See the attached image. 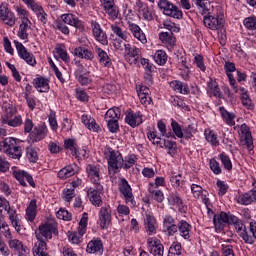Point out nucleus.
<instances>
[{
  "label": "nucleus",
  "instance_id": "nucleus-60",
  "mask_svg": "<svg viewBox=\"0 0 256 256\" xmlns=\"http://www.w3.org/2000/svg\"><path fill=\"white\" fill-rule=\"evenodd\" d=\"M210 169L214 175H221V165L215 158L210 159Z\"/></svg>",
  "mask_w": 256,
  "mask_h": 256
},
{
  "label": "nucleus",
  "instance_id": "nucleus-21",
  "mask_svg": "<svg viewBox=\"0 0 256 256\" xmlns=\"http://www.w3.org/2000/svg\"><path fill=\"white\" fill-rule=\"evenodd\" d=\"M14 177L15 179H17V181H19L22 187H27V182L31 187H35V181H33V176H31L29 173L25 171L15 172Z\"/></svg>",
  "mask_w": 256,
  "mask_h": 256
},
{
  "label": "nucleus",
  "instance_id": "nucleus-37",
  "mask_svg": "<svg viewBox=\"0 0 256 256\" xmlns=\"http://www.w3.org/2000/svg\"><path fill=\"white\" fill-rule=\"evenodd\" d=\"M121 109L119 107L110 108L105 114V121H119Z\"/></svg>",
  "mask_w": 256,
  "mask_h": 256
},
{
  "label": "nucleus",
  "instance_id": "nucleus-20",
  "mask_svg": "<svg viewBox=\"0 0 256 256\" xmlns=\"http://www.w3.org/2000/svg\"><path fill=\"white\" fill-rule=\"evenodd\" d=\"M151 91L149 90V87L140 85L139 88H137V95L140 99V103L142 105H151Z\"/></svg>",
  "mask_w": 256,
  "mask_h": 256
},
{
  "label": "nucleus",
  "instance_id": "nucleus-6",
  "mask_svg": "<svg viewBox=\"0 0 256 256\" xmlns=\"http://www.w3.org/2000/svg\"><path fill=\"white\" fill-rule=\"evenodd\" d=\"M231 215L226 212H220L213 217V224L216 231H223L227 225H231Z\"/></svg>",
  "mask_w": 256,
  "mask_h": 256
},
{
  "label": "nucleus",
  "instance_id": "nucleus-47",
  "mask_svg": "<svg viewBox=\"0 0 256 256\" xmlns=\"http://www.w3.org/2000/svg\"><path fill=\"white\" fill-rule=\"evenodd\" d=\"M4 125H9V127H20V125H23V118L21 115L15 116L13 119L3 120Z\"/></svg>",
  "mask_w": 256,
  "mask_h": 256
},
{
  "label": "nucleus",
  "instance_id": "nucleus-45",
  "mask_svg": "<svg viewBox=\"0 0 256 256\" xmlns=\"http://www.w3.org/2000/svg\"><path fill=\"white\" fill-rule=\"evenodd\" d=\"M240 131L246 139V143L248 144V149H251L253 141L251 140V131H249V126H247V124H242L240 126Z\"/></svg>",
  "mask_w": 256,
  "mask_h": 256
},
{
  "label": "nucleus",
  "instance_id": "nucleus-19",
  "mask_svg": "<svg viewBox=\"0 0 256 256\" xmlns=\"http://www.w3.org/2000/svg\"><path fill=\"white\" fill-rule=\"evenodd\" d=\"M224 68L226 70V75L229 79V83L232 89H234L235 93H237V80L235 79V76H233V73L237 71V68L235 67V63L226 62L224 65Z\"/></svg>",
  "mask_w": 256,
  "mask_h": 256
},
{
  "label": "nucleus",
  "instance_id": "nucleus-11",
  "mask_svg": "<svg viewBox=\"0 0 256 256\" xmlns=\"http://www.w3.org/2000/svg\"><path fill=\"white\" fill-rule=\"evenodd\" d=\"M203 23L205 27L208 29H212L213 31L223 29V18H219V16H205L203 19Z\"/></svg>",
  "mask_w": 256,
  "mask_h": 256
},
{
  "label": "nucleus",
  "instance_id": "nucleus-63",
  "mask_svg": "<svg viewBox=\"0 0 256 256\" xmlns=\"http://www.w3.org/2000/svg\"><path fill=\"white\" fill-rule=\"evenodd\" d=\"M244 26L246 27V29L253 31V29H256V18L255 17L246 18L244 20Z\"/></svg>",
  "mask_w": 256,
  "mask_h": 256
},
{
  "label": "nucleus",
  "instance_id": "nucleus-4",
  "mask_svg": "<svg viewBox=\"0 0 256 256\" xmlns=\"http://www.w3.org/2000/svg\"><path fill=\"white\" fill-rule=\"evenodd\" d=\"M14 45L20 59H23L28 65H31V67H35V65H37V60H35V56L27 51V48H25L23 43L14 40Z\"/></svg>",
  "mask_w": 256,
  "mask_h": 256
},
{
  "label": "nucleus",
  "instance_id": "nucleus-14",
  "mask_svg": "<svg viewBox=\"0 0 256 256\" xmlns=\"http://www.w3.org/2000/svg\"><path fill=\"white\" fill-rule=\"evenodd\" d=\"M104 11L109 15L112 21H115L119 17V9L115 6L114 0H102Z\"/></svg>",
  "mask_w": 256,
  "mask_h": 256
},
{
  "label": "nucleus",
  "instance_id": "nucleus-2",
  "mask_svg": "<svg viewBox=\"0 0 256 256\" xmlns=\"http://www.w3.org/2000/svg\"><path fill=\"white\" fill-rule=\"evenodd\" d=\"M104 153L108 159L109 171L112 170L114 173H119V169L123 167V156H121V153L115 152L111 148H106Z\"/></svg>",
  "mask_w": 256,
  "mask_h": 256
},
{
  "label": "nucleus",
  "instance_id": "nucleus-56",
  "mask_svg": "<svg viewBox=\"0 0 256 256\" xmlns=\"http://www.w3.org/2000/svg\"><path fill=\"white\" fill-rule=\"evenodd\" d=\"M148 139L152 141L153 145L163 147V139L157 135V132H149Z\"/></svg>",
  "mask_w": 256,
  "mask_h": 256
},
{
  "label": "nucleus",
  "instance_id": "nucleus-10",
  "mask_svg": "<svg viewBox=\"0 0 256 256\" xmlns=\"http://www.w3.org/2000/svg\"><path fill=\"white\" fill-rule=\"evenodd\" d=\"M119 191L124 196L126 203H131V205H134L135 201L133 200V192L129 182H127L125 178L121 179V183L119 184Z\"/></svg>",
  "mask_w": 256,
  "mask_h": 256
},
{
  "label": "nucleus",
  "instance_id": "nucleus-24",
  "mask_svg": "<svg viewBox=\"0 0 256 256\" xmlns=\"http://www.w3.org/2000/svg\"><path fill=\"white\" fill-rule=\"evenodd\" d=\"M169 202L171 203V205H176L180 213H187V205H185V203L183 202V198H181L179 193H172L169 197Z\"/></svg>",
  "mask_w": 256,
  "mask_h": 256
},
{
  "label": "nucleus",
  "instance_id": "nucleus-5",
  "mask_svg": "<svg viewBox=\"0 0 256 256\" xmlns=\"http://www.w3.org/2000/svg\"><path fill=\"white\" fill-rule=\"evenodd\" d=\"M124 56L127 63L130 65H137L139 59H141V49L131 44H127L125 45Z\"/></svg>",
  "mask_w": 256,
  "mask_h": 256
},
{
  "label": "nucleus",
  "instance_id": "nucleus-29",
  "mask_svg": "<svg viewBox=\"0 0 256 256\" xmlns=\"http://www.w3.org/2000/svg\"><path fill=\"white\" fill-rule=\"evenodd\" d=\"M125 122L130 125V127H138L143 123V118L139 113L128 112L125 118Z\"/></svg>",
  "mask_w": 256,
  "mask_h": 256
},
{
  "label": "nucleus",
  "instance_id": "nucleus-9",
  "mask_svg": "<svg viewBox=\"0 0 256 256\" xmlns=\"http://www.w3.org/2000/svg\"><path fill=\"white\" fill-rule=\"evenodd\" d=\"M191 193H192L194 199H201V201H202V203H204V205L209 204V192H207V190L203 189V187H201L197 184H192L191 185Z\"/></svg>",
  "mask_w": 256,
  "mask_h": 256
},
{
  "label": "nucleus",
  "instance_id": "nucleus-38",
  "mask_svg": "<svg viewBox=\"0 0 256 256\" xmlns=\"http://www.w3.org/2000/svg\"><path fill=\"white\" fill-rule=\"evenodd\" d=\"M219 111L221 113L222 118L227 123V125H229L230 127H233V125H235V114L226 111L225 107L223 106L219 108Z\"/></svg>",
  "mask_w": 256,
  "mask_h": 256
},
{
  "label": "nucleus",
  "instance_id": "nucleus-34",
  "mask_svg": "<svg viewBox=\"0 0 256 256\" xmlns=\"http://www.w3.org/2000/svg\"><path fill=\"white\" fill-rule=\"evenodd\" d=\"M74 55H76V57H79L80 59H87L88 61H91V59H93L94 57L92 51L83 47L75 48Z\"/></svg>",
  "mask_w": 256,
  "mask_h": 256
},
{
  "label": "nucleus",
  "instance_id": "nucleus-61",
  "mask_svg": "<svg viewBox=\"0 0 256 256\" xmlns=\"http://www.w3.org/2000/svg\"><path fill=\"white\" fill-rule=\"evenodd\" d=\"M181 243L179 242H173L169 248L168 253L172 254V255H181Z\"/></svg>",
  "mask_w": 256,
  "mask_h": 256
},
{
  "label": "nucleus",
  "instance_id": "nucleus-53",
  "mask_svg": "<svg viewBox=\"0 0 256 256\" xmlns=\"http://www.w3.org/2000/svg\"><path fill=\"white\" fill-rule=\"evenodd\" d=\"M111 30L113 31L114 35H117V37H119V39H122L123 41L127 40V32L123 31L121 27L117 25H112Z\"/></svg>",
  "mask_w": 256,
  "mask_h": 256
},
{
  "label": "nucleus",
  "instance_id": "nucleus-50",
  "mask_svg": "<svg viewBox=\"0 0 256 256\" xmlns=\"http://www.w3.org/2000/svg\"><path fill=\"white\" fill-rule=\"evenodd\" d=\"M195 5L199 11H202L201 15H205L209 12V8H207L209 0H196Z\"/></svg>",
  "mask_w": 256,
  "mask_h": 256
},
{
  "label": "nucleus",
  "instance_id": "nucleus-33",
  "mask_svg": "<svg viewBox=\"0 0 256 256\" xmlns=\"http://www.w3.org/2000/svg\"><path fill=\"white\" fill-rule=\"evenodd\" d=\"M14 145H17V141L15 138L9 137L0 142V149L3 153L8 155V153H11V149Z\"/></svg>",
  "mask_w": 256,
  "mask_h": 256
},
{
  "label": "nucleus",
  "instance_id": "nucleus-8",
  "mask_svg": "<svg viewBox=\"0 0 256 256\" xmlns=\"http://www.w3.org/2000/svg\"><path fill=\"white\" fill-rule=\"evenodd\" d=\"M148 251L154 256H163L165 247L157 238H148L147 240Z\"/></svg>",
  "mask_w": 256,
  "mask_h": 256
},
{
  "label": "nucleus",
  "instance_id": "nucleus-27",
  "mask_svg": "<svg viewBox=\"0 0 256 256\" xmlns=\"http://www.w3.org/2000/svg\"><path fill=\"white\" fill-rule=\"evenodd\" d=\"M61 18L63 21L62 23L71 25L76 29H83V22L79 20V18H76L73 14H63Z\"/></svg>",
  "mask_w": 256,
  "mask_h": 256
},
{
  "label": "nucleus",
  "instance_id": "nucleus-52",
  "mask_svg": "<svg viewBox=\"0 0 256 256\" xmlns=\"http://www.w3.org/2000/svg\"><path fill=\"white\" fill-rule=\"evenodd\" d=\"M93 37L98 43H101V45H109V40L105 31L102 30L101 32L96 33Z\"/></svg>",
  "mask_w": 256,
  "mask_h": 256
},
{
  "label": "nucleus",
  "instance_id": "nucleus-40",
  "mask_svg": "<svg viewBox=\"0 0 256 256\" xmlns=\"http://www.w3.org/2000/svg\"><path fill=\"white\" fill-rule=\"evenodd\" d=\"M73 175H75V168L72 165H68L58 172V177L61 179H69Z\"/></svg>",
  "mask_w": 256,
  "mask_h": 256
},
{
  "label": "nucleus",
  "instance_id": "nucleus-30",
  "mask_svg": "<svg viewBox=\"0 0 256 256\" xmlns=\"http://www.w3.org/2000/svg\"><path fill=\"white\" fill-rule=\"evenodd\" d=\"M34 87L39 93H47L49 91V80L43 77H38L33 80Z\"/></svg>",
  "mask_w": 256,
  "mask_h": 256
},
{
  "label": "nucleus",
  "instance_id": "nucleus-54",
  "mask_svg": "<svg viewBox=\"0 0 256 256\" xmlns=\"http://www.w3.org/2000/svg\"><path fill=\"white\" fill-rule=\"evenodd\" d=\"M2 19L6 25H9V27H13L15 25V22L17 21V18H15V14L13 12H8L5 14V17L0 18Z\"/></svg>",
  "mask_w": 256,
  "mask_h": 256
},
{
  "label": "nucleus",
  "instance_id": "nucleus-51",
  "mask_svg": "<svg viewBox=\"0 0 256 256\" xmlns=\"http://www.w3.org/2000/svg\"><path fill=\"white\" fill-rule=\"evenodd\" d=\"M220 161L224 169H226L227 171H231V169H233V163H231V158H229L227 154H220Z\"/></svg>",
  "mask_w": 256,
  "mask_h": 256
},
{
  "label": "nucleus",
  "instance_id": "nucleus-25",
  "mask_svg": "<svg viewBox=\"0 0 256 256\" xmlns=\"http://www.w3.org/2000/svg\"><path fill=\"white\" fill-rule=\"evenodd\" d=\"M100 227L102 229H107L109 223H111V210L109 207H103L99 213Z\"/></svg>",
  "mask_w": 256,
  "mask_h": 256
},
{
  "label": "nucleus",
  "instance_id": "nucleus-58",
  "mask_svg": "<svg viewBox=\"0 0 256 256\" xmlns=\"http://www.w3.org/2000/svg\"><path fill=\"white\" fill-rule=\"evenodd\" d=\"M9 157H12V159H21L22 150L21 147L14 145L10 152H8Z\"/></svg>",
  "mask_w": 256,
  "mask_h": 256
},
{
  "label": "nucleus",
  "instance_id": "nucleus-62",
  "mask_svg": "<svg viewBox=\"0 0 256 256\" xmlns=\"http://www.w3.org/2000/svg\"><path fill=\"white\" fill-rule=\"evenodd\" d=\"M56 215L58 219H62L63 221H71L72 219L71 213L63 208H61Z\"/></svg>",
  "mask_w": 256,
  "mask_h": 256
},
{
  "label": "nucleus",
  "instance_id": "nucleus-55",
  "mask_svg": "<svg viewBox=\"0 0 256 256\" xmlns=\"http://www.w3.org/2000/svg\"><path fill=\"white\" fill-rule=\"evenodd\" d=\"M149 193H151L154 201H157V203H163V199H165V196L163 195V191L153 190L149 188Z\"/></svg>",
  "mask_w": 256,
  "mask_h": 256
},
{
  "label": "nucleus",
  "instance_id": "nucleus-7",
  "mask_svg": "<svg viewBox=\"0 0 256 256\" xmlns=\"http://www.w3.org/2000/svg\"><path fill=\"white\" fill-rule=\"evenodd\" d=\"M101 193H103V186L101 184L95 185L94 188H90L87 191L89 200L95 207H101V205H103Z\"/></svg>",
  "mask_w": 256,
  "mask_h": 256
},
{
  "label": "nucleus",
  "instance_id": "nucleus-43",
  "mask_svg": "<svg viewBox=\"0 0 256 256\" xmlns=\"http://www.w3.org/2000/svg\"><path fill=\"white\" fill-rule=\"evenodd\" d=\"M89 221V216L86 212L83 213L82 218L79 222L78 233L83 237L84 233L87 232V222Z\"/></svg>",
  "mask_w": 256,
  "mask_h": 256
},
{
  "label": "nucleus",
  "instance_id": "nucleus-28",
  "mask_svg": "<svg viewBox=\"0 0 256 256\" xmlns=\"http://www.w3.org/2000/svg\"><path fill=\"white\" fill-rule=\"evenodd\" d=\"M144 225L148 235H155L157 233V220L154 216L147 214Z\"/></svg>",
  "mask_w": 256,
  "mask_h": 256
},
{
  "label": "nucleus",
  "instance_id": "nucleus-36",
  "mask_svg": "<svg viewBox=\"0 0 256 256\" xmlns=\"http://www.w3.org/2000/svg\"><path fill=\"white\" fill-rule=\"evenodd\" d=\"M26 215L28 221H35V217H37V200L33 199L30 201L26 209Z\"/></svg>",
  "mask_w": 256,
  "mask_h": 256
},
{
  "label": "nucleus",
  "instance_id": "nucleus-22",
  "mask_svg": "<svg viewBox=\"0 0 256 256\" xmlns=\"http://www.w3.org/2000/svg\"><path fill=\"white\" fill-rule=\"evenodd\" d=\"M81 121L89 131H93L94 133H99V131H101V127L97 124L95 118L91 117V115H82Z\"/></svg>",
  "mask_w": 256,
  "mask_h": 256
},
{
  "label": "nucleus",
  "instance_id": "nucleus-15",
  "mask_svg": "<svg viewBox=\"0 0 256 256\" xmlns=\"http://www.w3.org/2000/svg\"><path fill=\"white\" fill-rule=\"evenodd\" d=\"M86 252L90 255H103V241L99 238H93L86 247Z\"/></svg>",
  "mask_w": 256,
  "mask_h": 256
},
{
  "label": "nucleus",
  "instance_id": "nucleus-1",
  "mask_svg": "<svg viewBox=\"0 0 256 256\" xmlns=\"http://www.w3.org/2000/svg\"><path fill=\"white\" fill-rule=\"evenodd\" d=\"M230 221L231 225H234L238 235L243 239L244 243H247L248 245H253V243H255L253 234H249L251 231H247V227L239 218H237V216L231 215ZM249 227H251V224H249Z\"/></svg>",
  "mask_w": 256,
  "mask_h": 256
},
{
  "label": "nucleus",
  "instance_id": "nucleus-23",
  "mask_svg": "<svg viewBox=\"0 0 256 256\" xmlns=\"http://www.w3.org/2000/svg\"><path fill=\"white\" fill-rule=\"evenodd\" d=\"M47 137V126L40 125L36 126L31 133L32 143H38V141H43Z\"/></svg>",
  "mask_w": 256,
  "mask_h": 256
},
{
  "label": "nucleus",
  "instance_id": "nucleus-13",
  "mask_svg": "<svg viewBox=\"0 0 256 256\" xmlns=\"http://www.w3.org/2000/svg\"><path fill=\"white\" fill-rule=\"evenodd\" d=\"M8 245L10 249H13L15 253L19 256H29V248L27 246L23 245V242L17 239L11 238L8 241Z\"/></svg>",
  "mask_w": 256,
  "mask_h": 256
},
{
  "label": "nucleus",
  "instance_id": "nucleus-18",
  "mask_svg": "<svg viewBox=\"0 0 256 256\" xmlns=\"http://www.w3.org/2000/svg\"><path fill=\"white\" fill-rule=\"evenodd\" d=\"M128 29L129 31H131L133 37H135V39H138V41H140L142 45H145L147 43V36H145V33H143V30H141V27H139V25L128 22Z\"/></svg>",
  "mask_w": 256,
  "mask_h": 256
},
{
  "label": "nucleus",
  "instance_id": "nucleus-32",
  "mask_svg": "<svg viewBox=\"0 0 256 256\" xmlns=\"http://www.w3.org/2000/svg\"><path fill=\"white\" fill-rule=\"evenodd\" d=\"M64 148L67 149V151H70L71 155L73 157L78 158L80 153H79V146L75 142V139H68L64 141Z\"/></svg>",
  "mask_w": 256,
  "mask_h": 256
},
{
  "label": "nucleus",
  "instance_id": "nucleus-59",
  "mask_svg": "<svg viewBox=\"0 0 256 256\" xmlns=\"http://www.w3.org/2000/svg\"><path fill=\"white\" fill-rule=\"evenodd\" d=\"M162 145L165 147V149H168L169 155H175V147H177V143L169 140H163Z\"/></svg>",
  "mask_w": 256,
  "mask_h": 256
},
{
  "label": "nucleus",
  "instance_id": "nucleus-26",
  "mask_svg": "<svg viewBox=\"0 0 256 256\" xmlns=\"http://www.w3.org/2000/svg\"><path fill=\"white\" fill-rule=\"evenodd\" d=\"M191 224L185 220L178 222V233L183 239H191Z\"/></svg>",
  "mask_w": 256,
  "mask_h": 256
},
{
  "label": "nucleus",
  "instance_id": "nucleus-16",
  "mask_svg": "<svg viewBox=\"0 0 256 256\" xmlns=\"http://www.w3.org/2000/svg\"><path fill=\"white\" fill-rule=\"evenodd\" d=\"M137 11L144 21H153V11L149 9V5L145 2L138 1L136 3Z\"/></svg>",
  "mask_w": 256,
  "mask_h": 256
},
{
  "label": "nucleus",
  "instance_id": "nucleus-57",
  "mask_svg": "<svg viewBox=\"0 0 256 256\" xmlns=\"http://www.w3.org/2000/svg\"><path fill=\"white\" fill-rule=\"evenodd\" d=\"M171 127L176 137H178L179 139L184 137L183 130L181 129V126L179 125V123H177V121L172 120Z\"/></svg>",
  "mask_w": 256,
  "mask_h": 256
},
{
  "label": "nucleus",
  "instance_id": "nucleus-46",
  "mask_svg": "<svg viewBox=\"0 0 256 256\" xmlns=\"http://www.w3.org/2000/svg\"><path fill=\"white\" fill-rule=\"evenodd\" d=\"M26 155L30 163H37V161H39V154L37 153V150L33 148V146L26 148Z\"/></svg>",
  "mask_w": 256,
  "mask_h": 256
},
{
  "label": "nucleus",
  "instance_id": "nucleus-44",
  "mask_svg": "<svg viewBox=\"0 0 256 256\" xmlns=\"http://www.w3.org/2000/svg\"><path fill=\"white\" fill-rule=\"evenodd\" d=\"M154 61L157 65H165L167 63V53L165 50H157L154 54Z\"/></svg>",
  "mask_w": 256,
  "mask_h": 256
},
{
  "label": "nucleus",
  "instance_id": "nucleus-49",
  "mask_svg": "<svg viewBox=\"0 0 256 256\" xmlns=\"http://www.w3.org/2000/svg\"><path fill=\"white\" fill-rule=\"evenodd\" d=\"M170 183L174 187H181V183H183V176H181V174L171 172V174H170Z\"/></svg>",
  "mask_w": 256,
  "mask_h": 256
},
{
  "label": "nucleus",
  "instance_id": "nucleus-12",
  "mask_svg": "<svg viewBox=\"0 0 256 256\" xmlns=\"http://www.w3.org/2000/svg\"><path fill=\"white\" fill-rule=\"evenodd\" d=\"M164 27H166V29H169V32H161L159 34L160 41H162V43H164L165 45H169L170 47L175 46V36L171 31L173 29V26H171L169 22H165Z\"/></svg>",
  "mask_w": 256,
  "mask_h": 256
},
{
  "label": "nucleus",
  "instance_id": "nucleus-48",
  "mask_svg": "<svg viewBox=\"0 0 256 256\" xmlns=\"http://www.w3.org/2000/svg\"><path fill=\"white\" fill-rule=\"evenodd\" d=\"M205 137L208 143H211L215 147L219 145V139L217 138V134H215L213 130H205Z\"/></svg>",
  "mask_w": 256,
  "mask_h": 256
},
{
  "label": "nucleus",
  "instance_id": "nucleus-39",
  "mask_svg": "<svg viewBox=\"0 0 256 256\" xmlns=\"http://www.w3.org/2000/svg\"><path fill=\"white\" fill-rule=\"evenodd\" d=\"M5 211L8 213L9 219H10L14 229H16V231H21V226L19 225V220H17V211L13 210V208H11V206H8Z\"/></svg>",
  "mask_w": 256,
  "mask_h": 256
},
{
  "label": "nucleus",
  "instance_id": "nucleus-41",
  "mask_svg": "<svg viewBox=\"0 0 256 256\" xmlns=\"http://www.w3.org/2000/svg\"><path fill=\"white\" fill-rule=\"evenodd\" d=\"M96 52L100 63L104 65V67H109V65H111V59L109 58V55H107V52L101 48H96Z\"/></svg>",
  "mask_w": 256,
  "mask_h": 256
},
{
  "label": "nucleus",
  "instance_id": "nucleus-42",
  "mask_svg": "<svg viewBox=\"0 0 256 256\" xmlns=\"http://www.w3.org/2000/svg\"><path fill=\"white\" fill-rule=\"evenodd\" d=\"M171 87L174 89V91L182 93V95H187L189 93V87H187V84H183L181 81L171 82Z\"/></svg>",
  "mask_w": 256,
  "mask_h": 256
},
{
  "label": "nucleus",
  "instance_id": "nucleus-35",
  "mask_svg": "<svg viewBox=\"0 0 256 256\" xmlns=\"http://www.w3.org/2000/svg\"><path fill=\"white\" fill-rule=\"evenodd\" d=\"M28 23H29V19L24 17L22 19V23L19 26L18 37L24 41L29 39V33H27V30L29 29Z\"/></svg>",
  "mask_w": 256,
  "mask_h": 256
},
{
  "label": "nucleus",
  "instance_id": "nucleus-64",
  "mask_svg": "<svg viewBox=\"0 0 256 256\" xmlns=\"http://www.w3.org/2000/svg\"><path fill=\"white\" fill-rule=\"evenodd\" d=\"M242 105L246 107V109H253V101L249 98V94H242Z\"/></svg>",
  "mask_w": 256,
  "mask_h": 256
},
{
  "label": "nucleus",
  "instance_id": "nucleus-17",
  "mask_svg": "<svg viewBox=\"0 0 256 256\" xmlns=\"http://www.w3.org/2000/svg\"><path fill=\"white\" fill-rule=\"evenodd\" d=\"M88 177H90L94 185H101V169L97 165L89 164L86 167Z\"/></svg>",
  "mask_w": 256,
  "mask_h": 256
},
{
  "label": "nucleus",
  "instance_id": "nucleus-3",
  "mask_svg": "<svg viewBox=\"0 0 256 256\" xmlns=\"http://www.w3.org/2000/svg\"><path fill=\"white\" fill-rule=\"evenodd\" d=\"M159 9L163 10L164 15L173 17V19H183V12L169 0H160L158 2Z\"/></svg>",
  "mask_w": 256,
  "mask_h": 256
},
{
  "label": "nucleus",
  "instance_id": "nucleus-31",
  "mask_svg": "<svg viewBox=\"0 0 256 256\" xmlns=\"http://www.w3.org/2000/svg\"><path fill=\"white\" fill-rule=\"evenodd\" d=\"M256 201V190L248 191L239 197V203L242 205H251V203H255Z\"/></svg>",
  "mask_w": 256,
  "mask_h": 256
}]
</instances>
